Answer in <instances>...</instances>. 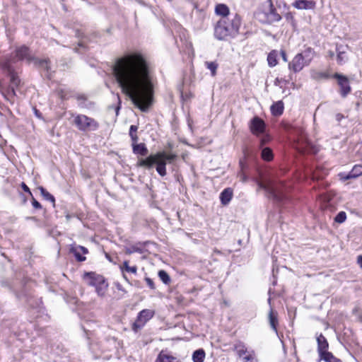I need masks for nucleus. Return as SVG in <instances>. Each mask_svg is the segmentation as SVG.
<instances>
[{
    "label": "nucleus",
    "mask_w": 362,
    "mask_h": 362,
    "mask_svg": "<svg viewBox=\"0 0 362 362\" xmlns=\"http://www.w3.org/2000/svg\"><path fill=\"white\" fill-rule=\"evenodd\" d=\"M281 57H282V59L284 62H287V56H286V54L284 51H281Z\"/></svg>",
    "instance_id": "52"
},
{
    "label": "nucleus",
    "mask_w": 362,
    "mask_h": 362,
    "mask_svg": "<svg viewBox=\"0 0 362 362\" xmlns=\"http://www.w3.org/2000/svg\"><path fill=\"white\" fill-rule=\"evenodd\" d=\"M233 190L231 188H226L222 191L220 194V200L223 205H227L233 197Z\"/></svg>",
    "instance_id": "19"
},
{
    "label": "nucleus",
    "mask_w": 362,
    "mask_h": 362,
    "mask_svg": "<svg viewBox=\"0 0 362 362\" xmlns=\"http://www.w3.org/2000/svg\"><path fill=\"white\" fill-rule=\"evenodd\" d=\"M11 59L6 57L4 60H0V68L6 71L11 78V93L13 95H16L15 88H17L21 82L19 77L14 71V69L11 65Z\"/></svg>",
    "instance_id": "7"
},
{
    "label": "nucleus",
    "mask_w": 362,
    "mask_h": 362,
    "mask_svg": "<svg viewBox=\"0 0 362 362\" xmlns=\"http://www.w3.org/2000/svg\"><path fill=\"white\" fill-rule=\"evenodd\" d=\"M124 252L126 255H131L134 252L142 253V249L136 245H133L129 247H126L124 250Z\"/></svg>",
    "instance_id": "41"
},
{
    "label": "nucleus",
    "mask_w": 362,
    "mask_h": 362,
    "mask_svg": "<svg viewBox=\"0 0 362 362\" xmlns=\"http://www.w3.org/2000/svg\"><path fill=\"white\" fill-rule=\"evenodd\" d=\"M346 219V214L344 211H340L334 218V221L338 223H344Z\"/></svg>",
    "instance_id": "42"
},
{
    "label": "nucleus",
    "mask_w": 362,
    "mask_h": 362,
    "mask_svg": "<svg viewBox=\"0 0 362 362\" xmlns=\"http://www.w3.org/2000/svg\"><path fill=\"white\" fill-rule=\"evenodd\" d=\"M76 98L78 101V105L81 107H83V102L86 100V97L84 95H77Z\"/></svg>",
    "instance_id": "43"
},
{
    "label": "nucleus",
    "mask_w": 362,
    "mask_h": 362,
    "mask_svg": "<svg viewBox=\"0 0 362 362\" xmlns=\"http://www.w3.org/2000/svg\"><path fill=\"white\" fill-rule=\"evenodd\" d=\"M340 49H341V47L337 48V62L339 64H343L347 61L348 58L346 54V52L344 50H341Z\"/></svg>",
    "instance_id": "33"
},
{
    "label": "nucleus",
    "mask_w": 362,
    "mask_h": 362,
    "mask_svg": "<svg viewBox=\"0 0 362 362\" xmlns=\"http://www.w3.org/2000/svg\"><path fill=\"white\" fill-rule=\"evenodd\" d=\"M357 262L361 268H362V255H359L357 257Z\"/></svg>",
    "instance_id": "51"
},
{
    "label": "nucleus",
    "mask_w": 362,
    "mask_h": 362,
    "mask_svg": "<svg viewBox=\"0 0 362 362\" xmlns=\"http://www.w3.org/2000/svg\"><path fill=\"white\" fill-rule=\"evenodd\" d=\"M154 314L155 312L149 309H144L140 311L137 315L136 320L132 324V330L134 332H137L153 317Z\"/></svg>",
    "instance_id": "8"
},
{
    "label": "nucleus",
    "mask_w": 362,
    "mask_h": 362,
    "mask_svg": "<svg viewBox=\"0 0 362 362\" xmlns=\"http://www.w3.org/2000/svg\"><path fill=\"white\" fill-rule=\"evenodd\" d=\"M126 272L135 274H136V272H137V267H136V266H132V267L129 266L127 268Z\"/></svg>",
    "instance_id": "45"
},
{
    "label": "nucleus",
    "mask_w": 362,
    "mask_h": 362,
    "mask_svg": "<svg viewBox=\"0 0 362 362\" xmlns=\"http://www.w3.org/2000/svg\"><path fill=\"white\" fill-rule=\"evenodd\" d=\"M334 77L338 80V84L340 87V94L342 97H346L351 92L349 81L346 76L339 74H335Z\"/></svg>",
    "instance_id": "10"
},
{
    "label": "nucleus",
    "mask_w": 362,
    "mask_h": 362,
    "mask_svg": "<svg viewBox=\"0 0 362 362\" xmlns=\"http://www.w3.org/2000/svg\"><path fill=\"white\" fill-rule=\"evenodd\" d=\"M158 154H163V156H161L162 158L160 160H163V162L165 163V167L166 166L167 162L171 163L177 158V155L174 153L168 154L165 152L163 151L158 152Z\"/></svg>",
    "instance_id": "30"
},
{
    "label": "nucleus",
    "mask_w": 362,
    "mask_h": 362,
    "mask_svg": "<svg viewBox=\"0 0 362 362\" xmlns=\"http://www.w3.org/2000/svg\"><path fill=\"white\" fill-rule=\"evenodd\" d=\"M132 148L133 152L136 154H139L142 156H147L148 153V150L146 148L145 144L141 143V144H136L134 142H132Z\"/></svg>",
    "instance_id": "20"
},
{
    "label": "nucleus",
    "mask_w": 362,
    "mask_h": 362,
    "mask_svg": "<svg viewBox=\"0 0 362 362\" xmlns=\"http://www.w3.org/2000/svg\"><path fill=\"white\" fill-rule=\"evenodd\" d=\"M262 158L267 161H270L273 159L274 155L271 148L265 147L262 150Z\"/></svg>",
    "instance_id": "34"
},
{
    "label": "nucleus",
    "mask_w": 362,
    "mask_h": 362,
    "mask_svg": "<svg viewBox=\"0 0 362 362\" xmlns=\"http://www.w3.org/2000/svg\"><path fill=\"white\" fill-rule=\"evenodd\" d=\"M78 250L82 252L83 254H86V253H88V249L83 246H78L76 248L74 249V252L75 257H76V259L79 262H83L86 259V257L81 256L79 254Z\"/></svg>",
    "instance_id": "32"
},
{
    "label": "nucleus",
    "mask_w": 362,
    "mask_h": 362,
    "mask_svg": "<svg viewBox=\"0 0 362 362\" xmlns=\"http://www.w3.org/2000/svg\"><path fill=\"white\" fill-rule=\"evenodd\" d=\"M317 351H318L319 356H320L323 355L324 354L327 353L328 351L327 350L329 347V344H328V342H327L326 338L322 334H320L317 337Z\"/></svg>",
    "instance_id": "14"
},
{
    "label": "nucleus",
    "mask_w": 362,
    "mask_h": 362,
    "mask_svg": "<svg viewBox=\"0 0 362 362\" xmlns=\"http://www.w3.org/2000/svg\"><path fill=\"white\" fill-rule=\"evenodd\" d=\"M78 45H79V46H81V47H82V46H83V42H79V43H78Z\"/></svg>",
    "instance_id": "55"
},
{
    "label": "nucleus",
    "mask_w": 362,
    "mask_h": 362,
    "mask_svg": "<svg viewBox=\"0 0 362 362\" xmlns=\"http://www.w3.org/2000/svg\"><path fill=\"white\" fill-rule=\"evenodd\" d=\"M284 105L281 100L273 103L270 107L272 114L274 116L279 117L284 112Z\"/></svg>",
    "instance_id": "16"
},
{
    "label": "nucleus",
    "mask_w": 362,
    "mask_h": 362,
    "mask_svg": "<svg viewBox=\"0 0 362 362\" xmlns=\"http://www.w3.org/2000/svg\"><path fill=\"white\" fill-rule=\"evenodd\" d=\"M107 287L108 284L105 282V280L104 279L103 281H101V283L97 285L95 288L97 294L100 297H104L107 290Z\"/></svg>",
    "instance_id": "28"
},
{
    "label": "nucleus",
    "mask_w": 362,
    "mask_h": 362,
    "mask_svg": "<svg viewBox=\"0 0 362 362\" xmlns=\"http://www.w3.org/2000/svg\"><path fill=\"white\" fill-rule=\"evenodd\" d=\"M361 321H362V317H361Z\"/></svg>",
    "instance_id": "58"
},
{
    "label": "nucleus",
    "mask_w": 362,
    "mask_h": 362,
    "mask_svg": "<svg viewBox=\"0 0 362 362\" xmlns=\"http://www.w3.org/2000/svg\"><path fill=\"white\" fill-rule=\"evenodd\" d=\"M320 359L326 362H342L340 359L336 358L331 352H327L320 356Z\"/></svg>",
    "instance_id": "35"
},
{
    "label": "nucleus",
    "mask_w": 362,
    "mask_h": 362,
    "mask_svg": "<svg viewBox=\"0 0 362 362\" xmlns=\"http://www.w3.org/2000/svg\"><path fill=\"white\" fill-rule=\"evenodd\" d=\"M113 74L122 93L141 111H146L153 96V71L147 57L133 52L118 59Z\"/></svg>",
    "instance_id": "1"
},
{
    "label": "nucleus",
    "mask_w": 362,
    "mask_h": 362,
    "mask_svg": "<svg viewBox=\"0 0 362 362\" xmlns=\"http://www.w3.org/2000/svg\"><path fill=\"white\" fill-rule=\"evenodd\" d=\"M293 6L297 9H313L315 3L313 1L297 0L293 3Z\"/></svg>",
    "instance_id": "15"
},
{
    "label": "nucleus",
    "mask_w": 362,
    "mask_h": 362,
    "mask_svg": "<svg viewBox=\"0 0 362 362\" xmlns=\"http://www.w3.org/2000/svg\"><path fill=\"white\" fill-rule=\"evenodd\" d=\"M267 2L269 4V10L264 13L266 18L265 22L269 24H272L280 21L281 16L277 13L272 1L268 0Z\"/></svg>",
    "instance_id": "9"
},
{
    "label": "nucleus",
    "mask_w": 362,
    "mask_h": 362,
    "mask_svg": "<svg viewBox=\"0 0 362 362\" xmlns=\"http://www.w3.org/2000/svg\"><path fill=\"white\" fill-rule=\"evenodd\" d=\"M74 124L81 132H94L99 128V123L93 118L85 115H76L74 117Z\"/></svg>",
    "instance_id": "4"
},
{
    "label": "nucleus",
    "mask_w": 362,
    "mask_h": 362,
    "mask_svg": "<svg viewBox=\"0 0 362 362\" xmlns=\"http://www.w3.org/2000/svg\"><path fill=\"white\" fill-rule=\"evenodd\" d=\"M308 66L306 62L301 58L299 54H297L292 61L288 64V69L295 73L300 71L304 66Z\"/></svg>",
    "instance_id": "12"
},
{
    "label": "nucleus",
    "mask_w": 362,
    "mask_h": 362,
    "mask_svg": "<svg viewBox=\"0 0 362 362\" xmlns=\"http://www.w3.org/2000/svg\"><path fill=\"white\" fill-rule=\"evenodd\" d=\"M205 358V352L202 349L194 351L192 354V361L194 362H204Z\"/></svg>",
    "instance_id": "29"
},
{
    "label": "nucleus",
    "mask_w": 362,
    "mask_h": 362,
    "mask_svg": "<svg viewBox=\"0 0 362 362\" xmlns=\"http://www.w3.org/2000/svg\"><path fill=\"white\" fill-rule=\"evenodd\" d=\"M266 143V141L264 139L261 140V145L263 146Z\"/></svg>",
    "instance_id": "53"
},
{
    "label": "nucleus",
    "mask_w": 362,
    "mask_h": 362,
    "mask_svg": "<svg viewBox=\"0 0 362 362\" xmlns=\"http://www.w3.org/2000/svg\"><path fill=\"white\" fill-rule=\"evenodd\" d=\"M362 175V165H355L352 170L344 177V180L356 178Z\"/></svg>",
    "instance_id": "22"
},
{
    "label": "nucleus",
    "mask_w": 362,
    "mask_h": 362,
    "mask_svg": "<svg viewBox=\"0 0 362 362\" xmlns=\"http://www.w3.org/2000/svg\"><path fill=\"white\" fill-rule=\"evenodd\" d=\"M61 97H62V98H66V96H65L64 95H61Z\"/></svg>",
    "instance_id": "56"
},
{
    "label": "nucleus",
    "mask_w": 362,
    "mask_h": 362,
    "mask_svg": "<svg viewBox=\"0 0 362 362\" xmlns=\"http://www.w3.org/2000/svg\"><path fill=\"white\" fill-rule=\"evenodd\" d=\"M204 65L206 67L210 70L211 76H214L216 74V70L218 67V64L216 62H205Z\"/></svg>",
    "instance_id": "36"
},
{
    "label": "nucleus",
    "mask_w": 362,
    "mask_h": 362,
    "mask_svg": "<svg viewBox=\"0 0 362 362\" xmlns=\"http://www.w3.org/2000/svg\"><path fill=\"white\" fill-rule=\"evenodd\" d=\"M234 350L236 351L238 356L240 358L245 356V355L249 351L245 344L242 341H238L234 344Z\"/></svg>",
    "instance_id": "24"
},
{
    "label": "nucleus",
    "mask_w": 362,
    "mask_h": 362,
    "mask_svg": "<svg viewBox=\"0 0 362 362\" xmlns=\"http://www.w3.org/2000/svg\"><path fill=\"white\" fill-rule=\"evenodd\" d=\"M40 192V194L42 195V197L47 200V201H49L50 202L52 203L53 204V206H55V199L54 197V196L52 194H51L49 192H47L43 187L42 186H40L38 187L37 188Z\"/></svg>",
    "instance_id": "26"
},
{
    "label": "nucleus",
    "mask_w": 362,
    "mask_h": 362,
    "mask_svg": "<svg viewBox=\"0 0 362 362\" xmlns=\"http://www.w3.org/2000/svg\"><path fill=\"white\" fill-rule=\"evenodd\" d=\"M32 205L36 209H42V205L33 197H32Z\"/></svg>",
    "instance_id": "44"
},
{
    "label": "nucleus",
    "mask_w": 362,
    "mask_h": 362,
    "mask_svg": "<svg viewBox=\"0 0 362 362\" xmlns=\"http://www.w3.org/2000/svg\"><path fill=\"white\" fill-rule=\"evenodd\" d=\"M243 362H258L255 351L254 350L249 351L247 355L243 357Z\"/></svg>",
    "instance_id": "37"
},
{
    "label": "nucleus",
    "mask_w": 362,
    "mask_h": 362,
    "mask_svg": "<svg viewBox=\"0 0 362 362\" xmlns=\"http://www.w3.org/2000/svg\"><path fill=\"white\" fill-rule=\"evenodd\" d=\"M269 324H270L272 329L275 332H277V324H278L277 315L272 310H271L269 312Z\"/></svg>",
    "instance_id": "27"
},
{
    "label": "nucleus",
    "mask_w": 362,
    "mask_h": 362,
    "mask_svg": "<svg viewBox=\"0 0 362 362\" xmlns=\"http://www.w3.org/2000/svg\"><path fill=\"white\" fill-rule=\"evenodd\" d=\"M6 57L11 59V65L17 62L18 61H26L28 64H31L33 62L34 57L31 54L29 48L25 45L17 47L15 50V53L11 55H6L1 60H4Z\"/></svg>",
    "instance_id": "6"
},
{
    "label": "nucleus",
    "mask_w": 362,
    "mask_h": 362,
    "mask_svg": "<svg viewBox=\"0 0 362 362\" xmlns=\"http://www.w3.org/2000/svg\"><path fill=\"white\" fill-rule=\"evenodd\" d=\"M242 23L240 15L235 13L228 18H221L214 25V37L218 40L234 38L238 33Z\"/></svg>",
    "instance_id": "2"
},
{
    "label": "nucleus",
    "mask_w": 362,
    "mask_h": 362,
    "mask_svg": "<svg viewBox=\"0 0 362 362\" xmlns=\"http://www.w3.org/2000/svg\"><path fill=\"white\" fill-rule=\"evenodd\" d=\"M215 12L217 15L221 16V18H228L231 14H230L228 7L223 4H220L216 6ZM233 14H232L233 16Z\"/></svg>",
    "instance_id": "21"
},
{
    "label": "nucleus",
    "mask_w": 362,
    "mask_h": 362,
    "mask_svg": "<svg viewBox=\"0 0 362 362\" xmlns=\"http://www.w3.org/2000/svg\"><path fill=\"white\" fill-rule=\"evenodd\" d=\"M146 280V282L147 284V285L151 288V289H154L155 288V285H154V283L153 281V280L148 277H146L145 279Z\"/></svg>",
    "instance_id": "46"
},
{
    "label": "nucleus",
    "mask_w": 362,
    "mask_h": 362,
    "mask_svg": "<svg viewBox=\"0 0 362 362\" xmlns=\"http://www.w3.org/2000/svg\"><path fill=\"white\" fill-rule=\"evenodd\" d=\"M238 177L240 178V180L243 182H245L247 180V176L243 173V172H240L238 173Z\"/></svg>",
    "instance_id": "48"
},
{
    "label": "nucleus",
    "mask_w": 362,
    "mask_h": 362,
    "mask_svg": "<svg viewBox=\"0 0 362 362\" xmlns=\"http://www.w3.org/2000/svg\"><path fill=\"white\" fill-rule=\"evenodd\" d=\"M163 154H151L145 159H141L139 160L138 165L141 167H146L151 168L154 164H156V171L158 173L163 177L166 175V168H165V163L160 159L162 158Z\"/></svg>",
    "instance_id": "5"
},
{
    "label": "nucleus",
    "mask_w": 362,
    "mask_h": 362,
    "mask_svg": "<svg viewBox=\"0 0 362 362\" xmlns=\"http://www.w3.org/2000/svg\"><path fill=\"white\" fill-rule=\"evenodd\" d=\"M301 58L306 62L308 65L310 64L315 57V51L311 47H308L302 52L298 53Z\"/></svg>",
    "instance_id": "18"
},
{
    "label": "nucleus",
    "mask_w": 362,
    "mask_h": 362,
    "mask_svg": "<svg viewBox=\"0 0 362 362\" xmlns=\"http://www.w3.org/2000/svg\"><path fill=\"white\" fill-rule=\"evenodd\" d=\"M344 117V115L341 113H337L335 115V118L337 122H340Z\"/></svg>",
    "instance_id": "50"
},
{
    "label": "nucleus",
    "mask_w": 362,
    "mask_h": 362,
    "mask_svg": "<svg viewBox=\"0 0 362 362\" xmlns=\"http://www.w3.org/2000/svg\"><path fill=\"white\" fill-rule=\"evenodd\" d=\"M310 143L307 141L302 136L300 139H298L296 144V148L300 152H306L308 151Z\"/></svg>",
    "instance_id": "25"
},
{
    "label": "nucleus",
    "mask_w": 362,
    "mask_h": 362,
    "mask_svg": "<svg viewBox=\"0 0 362 362\" xmlns=\"http://www.w3.org/2000/svg\"><path fill=\"white\" fill-rule=\"evenodd\" d=\"M158 276L165 284H168L170 282V278L168 274L164 270H160L158 272Z\"/></svg>",
    "instance_id": "39"
},
{
    "label": "nucleus",
    "mask_w": 362,
    "mask_h": 362,
    "mask_svg": "<svg viewBox=\"0 0 362 362\" xmlns=\"http://www.w3.org/2000/svg\"><path fill=\"white\" fill-rule=\"evenodd\" d=\"M286 21L289 23L293 29L296 28V22L294 18L293 14L291 12L286 13L284 16Z\"/></svg>",
    "instance_id": "40"
},
{
    "label": "nucleus",
    "mask_w": 362,
    "mask_h": 362,
    "mask_svg": "<svg viewBox=\"0 0 362 362\" xmlns=\"http://www.w3.org/2000/svg\"><path fill=\"white\" fill-rule=\"evenodd\" d=\"M278 52L276 50H272L267 57V62L269 66L273 67L277 64Z\"/></svg>",
    "instance_id": "31"
},
{
    "label": "nucleus",
    "mask_w": 362,
    "mask_h": 362,
    "mask_svg": "<svg viewBox=\"0 0 362 362\" xmlns=\"http://www.w3.org/2000/svg\"><path fill=\"white\" fill-rule=\"evenodd\" d=\"M129 262L124 261L123 265L120 267V269L122 272H126L127 268L129 267Z\"/></svg>",
    "instance_id": "49"
},
{
    "label": "nucleus",
    "mask_w": 362,
    "mask_h": 362,
    "mask_svg": "<svg viewBox=\"0 0 362 362\" xmlns=\"http://www.w3.org/2000/svg\"><path fill=\"white\" fill-rule=\"evenodd\" d=\"M258 186L277 202H281L286 197V187L284 184L280 181L275 180L261 181L258 182Z\"/></svg>",
    "instance_id": "3"
},
{
    "label": "nucleus",
    "mask_w": 362,
    "mask_h": 362,
    "mask_svg": "<svg viewBox=\"0 0 362 362\" xmlns=\"http://www.w3.org/2000/svg\"><path fill=\"white\" fill-rule=\"evenodd\" d=\"M83 279L88 285L94 287L100 284L105 279L103 276L95 272H86L83 274Z\"/></svg>",
    "instance_id": "11"
},
{
    "label": "nucleus",
    "mask_w": 362,
    "mask_h": 362,
    "mask_svg": "<svg viewBox=\"0 0 362 362\" xmlns=\"http://www.w3.org/2000/svg\"><path fill=\"white\" fill-rule=\"evenodd\" d=\"M156 362H179L177 358L167 353L166 351H161L158 354Z\"/></svg>",
    "instance_id": "17"
},
{
    "label": "nucleus",
    "mask_w": 362,
    "mask_h": 362,
    "mask_svg": "<svg viewBox=\"0 0 362 362\" xmlns=\"http://www.w3.org/2000/svg\"><path fill=\"white\" fill-rule=\"evenodd\" d=\"M250 128L252 134L258 135L264 132L265 124L262 119L255 117L250 122Z\"/></svg>",
    "instance_id": "13"
},
{
    "label": "nucleus",
    "mask_w": 362,
    "mask_h": 362,
    "mask_svg": "<svg viewBox=\"0 0 362 362\" xmlns=\"http://www.w3.org/2000/svg\"><path fill=\"white\" fill-rule=\"evenodd\" d=\"M33 64L35 66H37L40 69H44L45 71H47V72L49 70V60L47 59H40L35 57L33 59Z\"/></svg>",
    "instance_id": "23"
},
{
    "label": "nucleus",
    "mask_w": 362,
    "mask_h": 362,
    "mask_svg": "<svg viewBox=\"0 0 362 362\" xmlns=\"http://www.w3.org/2000/svg\"><path fill=\"white\" fill-rule=\"evenodd\" d=\"M35 114L37 116H38V112H37V110H35Z\"/></svg>",
    "instance_id": "57"
},
{
    "label": "nucleus",
    "mask_w": 362,
    "mask_h": 362,
    "mask_svg": "<svg viewBox=\"0 0 362 362\" xmlns=\"http://www.w3.org/2000/svg\"><path fill=\"white\" fill-rule=\"evenodd\" d=\"M321 76H322V77H325V78H326V77H327V75H326L325 74H321Z\"/></svg>",
    "instance_id": "54"
},
{
    "label": "nucleus",
    "mask_w": 362,
    "mask_h": 362,
    "mask_svg": "<svg viewBox=\"0 0 362 362\" xmlns=\"http://www.w3.org/2000/svg\"><path fill=\"white\" fill-rule=\"evenodd\" d=\"M138 129V127L136 125H131L129 128V136L132 139V142L136 143L139 140V138L136 135V132Z\"/></svg>",
    "instance_id": "38"
},
{
    "label": "nucleus",
    "mask_w": 362,
    "mask_h": 362,
    "mask_svg": "<svg viewBox=\"0 0 362 362\" xmlns=\"http://www.w3.org/2000/svg\"><path fill=\"white\" fill-rule=\"evenodd\" d=\"M21 187H22V189H23L25 192H28V193L29 194V195H30V196L33 197V194H32V192H31V191H30V188H29V187L25 185V183L22 182V183H21Z\"/></svg>",
    "instance_id": "47"
}]
</instances>
